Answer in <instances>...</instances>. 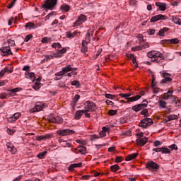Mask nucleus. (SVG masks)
<instances>
[{
    "label": "nucleus",
    "instance_id": "obj_1",
    "mask_svg": "<svg viewBox=\"0 0 181 181\" xmlns=\"http://www.w3.org/2000/svg\"><path fill=\"white\" fill-rule=\"evenodd\" d=\"M84 110L86 111V118H90V115L88 112H95L98 110V107L95 103L87 100L84 103Z\"/></svg>",
    "mask_w": 181,
    "mask_h": 181
},
{
    "label": "nucleus",
    "instance_id": "obj_2",
    "mask_svg": "<svg viewBox=\"0 0 181 181\" xmlns=\"http://www.w3.org/2000/svg\"><path fill=\"white\" fill-rule=\"evenodd\" d=\"M147 57L151 59V62L160 63L163 60V54L158 50H151L147 53Z\"/></svg>",
    "mask_w": 181,
    "mask_h": 181
},
{
    "label": "nucleus",
    "instance_id": "obj_3",
    "mask_svg": "<svg viewBox=\"0 0 181 181\" xmlns=\"http://www.w3.org/2000/svg\"><path fill=\"white\" fill-rule=\"evenodd\" d=\"M136 136L138 138L136 139V144L138 146H145L148 144V138L144 137V132H139L136 134Z\"/></svg>",
    "mask_w": 181,
    "mask_h": 181
},
{
    "label": "nucleus",
    "instance_id": "obj_4",
    "mask_svg": "<svg viewBox=\"0 0 181 181\" xmlns=\"http://www.w3.org/2000/svg\"><path fill=\"white\" fill-rule=\"evenodd\" d=\"M119 95L122 98H124V100H127L126 103H134V101H138V100H140L141 98V95H136V96L131 97V95H132V93H119Z\"/></svg>",
    "mask_w": 181,
    "mask_h": 181
},
{
    "label": "nucleus",
    "instance_id": "obj_5",
    "mask_svg": "<svg viewBox=\"0 0 181 181\" xmlns=\"http://www.w3.org/2000/svg\"><path fill=\"white\" fill-rule=\"evenodd\" d=\"M146 168L151 172H156V170H158V169H159L160 165L159 164L153 162V160H150L146 163Z\"/></svg>",
    "mask_w": 181,
    "mask_h": 181
},
{
    "label": "nucleus",
    "instance_id": "obj_6",
    "mask_svg": "<svg viewBox=\"0 0 181 181\" xmlns=\"http://www.w3.org/2000/svg\"><path fill=\"white\" fill-rule=\"evenodd\" d=\"M152 124H153V120H152V119L144 118L141 120L140 123L139 124V127L143 128V129H145V128H147V127H150V125H152Z\"/></svg>",
    "mask_w": 181,
    "mask_h": 181
},
{
    "label": "nucleus",
    "instance_id": "obj_7",
    "mask_svg": "<svg viewBox=\"0 0 181 181\" xmlns=\"http://www.w3.org/2000/svg\"><path fill=\"white\" fill-rule=\"evenodd\" d=\"M87 21V16L83 14H81L77 20L74 23V27L76 28L77 26H80L81 25H83L84 22Z\"/></svg>",
    "mask_w": 181,
    "mask_h": 181
},
{
    "label": "nucleus",
    "instance_id": "obj_8",
    "mask_svg": "<svg viewBox=\"0 0 181 181\" xmlns=\"http://www.w3.org/2000/svg\"><path fill=\"white\" fill-rule=\"evenodd\" d=\"M57 134L60 136H67L68 135H73L74 134H76V131L66 129L57 131Z\"/></svg>",
    "mask_w": 181,
    "mask_h": 181
},
{
    "label": "nucleus",
    "instance_id": "obj_9",
    "mask_svg": "<svg viewBox=\"0 0 181 181\" xmlns=\"http://www.w3.org/2000/svg\"><path fill=\"white\" fill-rule=\"evenodd\" d=\"M57 4V0H46L45 4L43 5V8L45 9H53Z\"/></svg>",
    "mask_w": 181,
    "mask_h": 181
},
{
    "label": "nucleus",
    "instance_id": "obj_10",
    "mask_svg": "<svg viewBox=\"0 0 181 181\" xmlns=\"http://www.w3.org/2000/svg\"><path fill=\"white\" fill-rule=\"evenodd\" d=\"M69 71H73V68L71 65H68L67 66L63 68L61 71L56 73L55 76L60 77L62 76H64V74L69 73Z\"/></svg>",
    "mask_w": 181,
    "mask_h": 181
},
{
    "label": "nucleus",
    "instance_id": "obj_11",
    "mask_svg": "<svg viewBox=\"0 0 181 181\" xmlns=\"http://www.w3.org/2000/svg\"><path fill=\"white\" fill-rule=\"evenodd\" d=\"M6 145L7 146V149L8 152H11V155H16V152H18V149L16 148V147H15V146L13 145V144H12V142L8 141L6 143Z\"/></svg>",
    "mask_w": 181,
    "mask_h": 181
},
{
    "label": "nucleus",
    "instance_id": "obj_12",
    "mask_svg": "<svg viewBox=\"0 0 181 181\" xmlns=\"http://www.w3.org/2000/svg\"><path fill=\"white\" fill-rule=\"evenodd\" d=\"M166 19H168V17L165 15L158 14L153 16L151 18L150 22H158V21H166Z\"/></svg>",
    "mask_w": 181,
    "mask_h": 181
},
{
    "label": "nucleus",
    "instance_id": "obj_13",
    "mask_svg": "<svg viewBox=\"0 0 181 181\" xmlns=\"http://www.w3.org/2000/svg\"><path fill=\"white\" fill-rule=\"evenodd\" d=\"M0 52H1V56H9L10 54H12V51L11 50V47L9 46L2 47L0 49Z\"/></svg>",
    "mask_w": 181,
    "mask_h": 181
},
{
    "label": "nucleus",
    "instance_id": "obj_14",
    "mask_svg": "<svg viewBox=\"0 0 181 181\" xmlns=\"http://www.w3.org/2000/svg\"><path fill=\"white\" fill-rule=\"evenodd\" d=\"M48 121L49 122H52L53 124H61V122H63V119L59 116L56 117H54V116H49L48 117Z\"/></svg>",
    "mask_w": 181,
    "mask_h": 181
},
{
    "label": "nucleus",
    "instance_id": "obj_15",
    "mask_svg": "<svg viewBox=\"0 0 181 181\" xmlns=\"http://www.w3.org/2000/svg\"><path fill=\"white\" fill-rule=\"evenodd\" d=\"M22 114L21 112H16L13 114V116L8 117V122H15V121H17V119H19L21 118Z\"/></svg>",
    "mask_w": 181,
    "mask_h": 181
},
{
    "label": "nucleus",
    "instance_id": "obj_16",
    "mask_svg": "<svg viewBox=\"0 0 181 181\" xmlns=\"http://www.w3.org/2000/svg\"><path fill=\"white\" fill-rule=\"evenodd\" d=\"M88 43H90L89 39H85V40H83L81 49L82 53H87V52H88V47H87V45H88Z\"/></svg>",
    "mask_w": 181,
    "mask_h": 181
},
{
    "label": "nucleus",
    "instance_id": "obj_17",
    "mask_svg": "<svg viewBox=\"0 0 181 181\" xmlns=\"http://www.w3.org/2000/svg\"><path fill=\"white\" fill-rule=\"evenodd\" d=\"M53 136V134H47L42 136H37L36 141H46V139H51Z\"/></svg>",
    "mask_w": 181,
    "mask_h": 181
},
{
    "label": "nucleus",
    "instance_id": "obj_18",
    "mask_svg": "<svg viewBox=\"0 0 181 181\" xmlns=\"http://www.w3.org/2000/svg\"><path fill=\"white\" fill-rule=\"evenodd\" d=\"M86 151H87V148L84 146H78L74 148L73 152H75V153H81V155H84V153H86Z\"/></svg>",
    "mask_w": 181,
    "mask_h": 181
},
{
    "label": "nucleus",
    "instance_id": "obj_19",
    "mask_svg": "<svg viewBox=\"0 0 181 181\" xmlns=\"http://www.w3.org/2000/svg\"><path fill=\"white\" fill-rule=\"evenodd\" d=\"M25 77L28 80H31V81H35V78H36V76H35V73L30 72V71H25Z\"/></svg>",
    "mask_w": 181,
    "mask_h": 181
},
{
    "label": "nucleus",
    "instance_id": "obj_20",
    "mask_svg": "<svg viewBox=\"0 0 181 181\" xmlns=\"http://www.w3.org/2000/svg\"><path fill=\"white\" fill-rule=\"evenodd\" d=\"M82 165H83V163H81V162H80L78 163L71 164L69 166L68 170H69V172H73L74 170V169H76V168H81Z\"/></svg>",
    "mask_w": 181,
    "mask_h": 181
},
{
    "label": "nucleus",
    "instance_id": "obj_21",
    "mask_svg": "<svg viewBox=\"0 0 181 181\" xmlns=\"http://www.w3.org/2000/svg\"><path fill=\"white\" fill-rule=\"evenodd\" d=\"M59 144H60L61 146L64 148H70L71 147V144L67 142V141H64L62 139L58 140Z\"/></svg>",
    "mask_w": 181,
    "mask_h": 181
},
{
    "label": "nucleus",
    "instance_id": "obj_22",
    "mask_svg": "<svg viewBox=\"0 0 181 181\" xmlns=\"http://www.w3.org/2000/svg\"><path fill=\"white\" fill-rule=\"evenodd\" d=\"M83 114H85V117H86V112L84 110H77L75 113V119H80L81 118V116L83 115Z\"/></svg>",
    "mask_w": 181,
    "mask_h": 181
},
{
    "label": "nucleus",
    "instance_id": "obj_23",
    "mask_svg": "<svg viewBox=\"0 0 181 181\" xmlns=\"http://www.w3.org/2000/svg\"><path fill=\"white\" fill-rule=\"evenodd\" d=\"M43 107H45V104L39 103L33 107L32 111L33 112H37L39 111H42L43 110Z\"/></svg>",
    "mask_w": 181,
    "mask_h": 181
},
{
    "label": "nucleus",
    "instance_id": "obj_24",
    "mask_svg": "<svg viewBox=\"0 0 181 181\" xmlns=\"http://www.w3.org/2000/svg\"><path fill=\"white\" fill-rule=\"evenodd\" d=\"M177 118L178 116L177 115H170L164 119V121L165 122H169V121H173L174 119H177Z\"/></svg>",
    "mask_w": 181,
    "mask_h": 181
},
{
    "label": "nucleus",
    "instance_id": "obj_25",
    "mask_svg": "<svg viewBox=\"0 0 181 181\" xmlns=\"http://www.w3.org/2000/svg\"><path fill=\"white\" fill-rule=\"evenodd\" d=\"M173 95V90L168 91L164 93L163 95H162L161 98L162 100H169V98H170V97H172Z\"/></svg>",
    "mask_w": 181,
    "mask_h": 181
},
{
    "label": "nucleus",
    "instance_id": "obj_26",
    "mask_svg": "<svg viewBox=\"0 0 181 181\" xmlns=\"http://www.w3.org/2000/svg\"><path fill=\"white\" fill-rule=\"evenodd\" d=\"M152 88H153V93L154 94H158V93H160V88H157L155 85V78H153L152 79Z\"/></svg>",
    "mask_w": 181,
    "mask_h": 181
},
{
    "label": "nucleus",
    "instance_id": "obj_27",
    "mask_svg": "<svg viewBox=\"0 0 181 181\" xmlns=\"http://www.w3.org/2000/svg\"><path fill=\"white\" fill-rule=\"evenodd\" d=\"M25 29H28V30H32V29H35L36 25L34 23L28 22L25 25Z\"/></svg>",
    "mask_w": 181,
    "mask_h": 181
},
{
    "label": "nucleus",
    "instance_id": "obj_28",
    "mask_svg": "<svg viewBox=\"0 0 181 181\" xmlns=\"http://www.w3.org/2000/svg\"><path fill=\"white\" fill-rule=\"evenodd\" d=\"M78 33L76 30L74 33H71L70 31H68L66 33V37L69 39H73L75 36L77 35Z\"/></svg>",
    "mask_w": 181,
    "mask_h": 181
},
{
    "label": "nucleus",
    "instance_id": "obj_29",
    "mask_svg": "<svg viewBox=\"0 0 181 181\" xmlns=\"http://www.w3.org/2000/svg\"><path fill=\"white\" fill-rule=\"evenodd\" d=\"M156 6L160 9V11H166V4L160 2H156Z\"/></svg>",
    "mask_w": 181,
    "mask_h": 181
},
{
    "label": "nucleus",
    "instance_id": "obj_30",
    "mask_svg": "<svg viewBox=\"0 0 181 181\" xmlns=\"http://www.w3.org/2000/svg\"><path fill=\"white\" fill-rule=\"evenodd\" d=\"M103 130L100 132V138H104V136H105L107 135L106 132H107V131H109V128H107L106 127H103Z\"/></svg>",
    "mask_w": 181,
    "mask_h": 181
},
{
    "label": "nucleus",
    "instance_id": "obj_31",
    "mask_svg": "<svg viewBox=\"0 0 181 181\" xmlns=\"http://www.w3.org/2000/svg\"><path fill=\"white\" fill-rule=\"evenodd\" d=\"M136 156H138V153H136L129 154L128 156L126 157V160L127 161L132 160L133 159H135Z\"/></svg>",
    "mask_w": 181,
    "mask_h": 181
},
{
    "label": "nucleus",
    "instance_id": "obj_32",
    "mask_svg": "<svg viewBox=\"0 0 181 181\" xmlns=\"http://www.w3.org/2000/svg\"><path fill=\"white\" fill-rule=\"evenodd\" d=\"M144 103H141L139 104V108L141 111V110H145V108H146V107H148V101L146 100H144Z\"/></svg>",
    "mask_w": 181,
    "mask_h": 181
},
{
    "label": "nucleus",
    "instance_id": "obj_33",
    "mask_svg": "<svg viewBox=\"0 0 181 181\" xmlns=\"http://www.w3.org/2000/svg\"><path fill=\"white\" fill-rule=\"evenodd\" d=\"M93 33H94V31L93 30H88L86 36V39H88L90 42L91 40V37L93 36Z\"/></svg>",
    "mask_w": 181,
    "mask_h": 181
},
{
    "label": "nucleus",
    "instance_id": "obj_34",
    "mask_svg": "<svg viewBox=\"0 0 181 181\" xmlns=\"http://www.w3.org/2000/svg\"><path fill=\"white\" fill-rule=\"evenodd\" d=\"M169 30V28H163V29H160L158 32L159 36H165V32H168Z\"/></svg>",
    "mask_w": 181,
    "mask_h": 181
},
{
    "label": "nucleus",
    "instance_id": "obj_35",
    "mask_svg": "<svg viewBox=\"0 0 181 181\" xmlns=\"http://www.w3.org/2000/svg\"><path fill=\"white\" fill-rule=\"evenodd\" d=\"M61 9H62V11H64V12H69V11H70V6H69L67 4H63L61 6Z\"/></svg>",
    "mask_w": 181,
    "mask_h": 181
},
{
    "label": "nucleus",
    "instance_id": "obj_36",
    "mask_svg": "<svg viewBox=\"0 0 181 181\" xmlns=\"http://www.w3.org/2000/svg\"><path fill=\"white\" fill-rule=\"evenodd\" d=\"M52 47H53V49H62V44H60L59 42H54L52 45Z\"/></svg>",
    "mask_w": 181,
    "mask_h": 181
},
{
    "label": "nucleus",
    "instance_id": "obj_37",
    "mask_svg": "<svg viewBox=\"0 0 181 181\" xmlns=\"http://www.w3.org/2000/svg\"><path fill=\"white\" fill-rule=\"evenodd\" d=\"M173 21L174 22V23H176V25H181V19L178 17H173Z\"/></svg>",
    "mask_w": 181,
    "mask_h": 181
},
{
    "label": "nucleus",
    "instance_id": "obj_38",
    "mask_svg": "<svg viewBox=\"0 0 181 181\" xmlns=\"http://www.w3.org/2000/svg\"><path fill=\"white\" fill-rule=\"evenodd\" d=\"M110 170L112 172H117V170H119V166H118V165L115 164L110 167Z\"/></svg>",
    "mask_w": 181,
    "mask_h": 181
},
{
    "label": "nucleus",
    "instance_id": "obj_39",
    "mask_svg": "<svg viewBox=\"0 0 181 181\" xmlns=\"http://www.w3.org/2000/svg\"><path fill=\"white\" fill-rule=\"evenodd\" d=\"M168 43H172L173 45H177L179 43V40L177 38H174L168 40Z\"/></svg>",
    "mask_w": 181,
    "mask_h": 181
},
{
    "label": "nucleus",
    "instance_id": "obj_40",
    "mask_svg": "<svg viewBox=\"0 0 181 181\" xmlns=\"http://www.w3.org/2000/svg\"><path fill=\"white\" fill-rule=\"evenodd\" d=\"M130 56L132 59L133 66L136 68L138 67V63H136V59L134 57V54H131Z\"/></svg>",
    "mask_w": 181,
    "mask_h": 181
},
{
    "label": "nucleus",
    "instance_id": "obj_41",
    "mask_svg": "<svg viewBox=\"0 0 181 181\" xmlns=\"http://www.w3.org/2000/svg\"><path fill=\"white\" fill-rule=\"evenodd\" d=\"M46 153H47V151H43V152L38 153L37 156V158H39V159H43V158H45V156L46 155Z\"/></svg>",
    "mask_w": 181,
    "mask_h": 181
},
{
    "label": "nucleus",
    "instance_id": "obj_42",
    "mask_svg": "<svg viewBox=\"0 0 181 181\" xmlns=\"http://www.w3.org/2000/svg\"><path fill=\"white\" fill-rule=\"evenodd\" d=\"M161 153H170V151L166 147H161Z\"/></svg>",
    "mask_w": 181,
    "mask_h": 181
},
{
    "label": "nucleus",
    "instance_id": "obj_43",
    "mask_svg": "<svg viewBox=\"0 0 181 181\" xmlns=\"http://www.w3.org/2000/svg\"><path fill=\"white\" fill-rule=\"evenodd\" d=\"M33 88L35 90H39V88H40V82H35V85L33 86Z\"/></svg>",
    "mask_w": 181,
    "mask_h": 181
},
{
    "label": "nucleus",
    "instance_id": "obj_44",
    "mask_svg": "<svg viewBox=\"0 0 181 181\" xmlns=\"http://www.w3.org/2000/svg\"><path fill=\"white\" fill-rule=\"evenodd\" d=\"M158 104L161 108H165L166 107V102L163 100L158 101Z\"/></svg>",
    "mask_w": 181,
    "mask_h": 181
},
{
    "label": "nucleus",
    "instance_id": "obj_45",
    "mask_svg": "<svg viewBox=\"0 0 181 181\" xmlns=\"http://www.w3.org/2000/svg\"><path fill=\"white\" fill-rule=\"evenodd\" d=\"M142 45H139V46H136V47H133L132 48V50H133V52H136L138 50H142Z\"/></svg>",
    "mask_w": 181,
    "mask_h": 181
},
{
    "label": "nucleus",
    "instance_id": "obj_46",
    "mask_svg": "<svg viewBox=\"0 0 181 181\" xmlns=\"http://www.w3.org/2000/svg\"><path fill=\"white\" fill-rule=\"evenodd\" d=\"M51 38L47 37H45L42 39L41 42L42 43H49V42H50Z\"/></svg>",
    "mask_w": 181,
    "mask_h": 181
},
{
    "label": "nucleus",
    "instance_id": "obj_47",
    "mask_svg": "<svg viewBox=\"0 0 181 181\" xmlns=\"http://www.w3.org/2000/svg\"><path fill=\"white\" fill-rule=\"evenodd\" d=\"M22 90V88H16L13 89L8 90L11 93H18V91H21Z\"/></svg>",
    "mask_w": 181,
    "mask_h": 181
},
{
    "label": "nucleus",
    "instance_id": "obj_48",
    "mask_svg": "<svg viewBox=\"0 0 181 181\" xmlns=\"http://www.w3.org/2000/svg\"><path fill=\"white\" fill-rule=\"evenodd\" d=\"M16 3V0H13L11 4H9L8 6H7V8L8 9H11L12 8H13V6L15 5V4Z\"/></svg>",
    "mask_w": 181,
    "mask_h": 181
},
{
    "label": "nucleus",
    "instance_id": "obj_49",
    "mask_svg": "<svg viewBox=\"0 0 181 181\" xmlns=\"http://www.w3.org/2000/svg\"><path fill=\"white\" fill-rule=\"evenodd\" d=\"M61 56L62 57L63 54L67 52V49L66 47L62 48L61 50H58Z\"/></svg>",
    "mask_w": 181,
    "mask_h": 181
},
{
    "label": "nucleus",
    "instance_id": "obj_50",
    "mask_svg": "<svg viewBox=\"0 0 181 181\" xmlns=\"http://www.w3.org/2000/svg\"><path fill=\"white\" fill-rule=\"evenodd\" d=\"M78 100H80V95H75V96H74V100H73V101H74V106L76 105V103H77V101H78Z\"/></svg>",
    "mask_w": 181,
    "mask_h": 181
},
{
    "label": "nucleus",
    "instance_id": "obj_51",
    "mask_svg": "<svg viewBox=\"0 0 181 181\" xmlns=\"http://www.w3.org/2000/svg\"><path fill=\"white\" fill-rule=\"evenodd\" d=\"M6 71H8L7 68H5L4 69L0 71V78L1 77H4V76H5V74L6 73Z\"/></svg>",
    "mask_w": 181,
    "mask_h": 181
},
{
    "label": "nucleus",
    "instance_id": "obj_52",
    "mask_svg": "<svg viewBox=\"0 0 181 181\" xmlns=\"http://www.w3.org/2000/svg\"><path fill=\"white\" fill-rule=\"evenodd\" d=\"M161 81L162 83H170V81H172V78H170V76L168 78H165Z\"/></svg>",
    "mask_w": 181,
    "mask_h": 181
},
{
    "label": "nucleus",
    "instance_id": "obj_53",
    "mask_svg": "<svg viewBox=\"0 0 181 181\" xmlns=\"http://www.w3.org/2000/svg\"><path fill=\"white\" fill-rule=\"evenodd\" d=\"M32 37H33V35H32V34L28 35L25 37L24 41L25 42H29V40H30V39H32Z\"/></svg>",
    "mask_w": 181,
    "mask_h": 181
},
{
    "label": "nucleus",
    "instance_id": "obj_54",
    "mask_svg": "<svg viewBox=\"0 0 181 181\" xmlns=\"http://www.w3.org/2000/svg\"><path fill=\"white\" fill-rule=\"evenodd\" d=\"M132 109L133 110V111H135L136 112H138V111H140L139 105H136L133 106L132 107Z\"/></svg>",
    "mask_w": 181,
    "mask_h": 181
},
{
    "label": "nucleus",
    "instance_id": "obj_55",
    "mask_svg": "<svg viewBox=\"0 0 181 181\" xmlns=\"http://www.w3.org/2000/svg\"><path fill=\"white\" fill-rule=\"evenodd\" d=\"M122 160H124V158H122V156L116 157V163H119V162H122Z\"/></svg>",
    "mask_w": 181,
    "mask_h": 181
},
{
    "label": "nucleus",
    "instance_id": "obj_56",
    "mask_svg": "<svg viewBox=\"0 0 181 181\" xmlns=\"http://www.w3.org/2000/svg\"><path fill=\"white\" fill-rule=\"evenodd\" d=\"M140 46L142 47V50H144V49H148V47H149V43L144 42V44L141 45Z\"/></svg>",
    "mask_w": 181,
    "mask_h": 181
},
{
    "label": "nucleus",
    "instance_id": "obj_57",
    "mask_svg": "<svg viewBox=\"0 0 181 181\" xmlns=\"http://www.w3.org/2000/svg\"><path fill=\"white\" fill-rule=\"evenodd\" d=\"M71 86H76V87H80V82L78 81H73L71 82Z\"/></svg>",
    "mask_w": 181,
    "mask_h": 181
},
{
    "label": "nucleus",
    "instance_id": "obj_58",
    "mask_svg": "<svg viewBox=\"0 0 181 181\" xmlns=\"http://www.w3.org/2000/svg\"><path fill=\"white\" fill-rule=\"evenodd\" d=\"M53 57L56 58V59H59L60 57H62V54H59V52L57 51V53L54 54V55H52Z\"/></svg>",
    "mask_w": 181,
    "mask_h": 181
},
{
    "label": "nucleus",
    "instance_id": "obj_59",
    "mask_svg": "<svg viewBox=\"0 0 181 181\" xmlns=\"http://www.w3.org/2000/svg\"><path fill=\"white\" fill-rule=\"evenodd\" d=\"M172 151H177V146L176 144H172L171 146H169Z\"/></svg>",
    "mask_w": 181,
    "mask_h": 181
},
{
    "label": "nucleus",
    "instance_id": "obj_60",
    "mask_svg": "<svg viewBox=\"0 0 181 181\" xmlns=\"http://www.w3.org/2000/svg\"><path fill=\"white\" fill-rule=\"evenodd\" d=\"M170 5H172V6H179V1H173L170 3Z\"/></svg>",
    "mask_w": 181,
    "mask_h": 181
},
{
    "label": "nucleus",
    "instance_id": "obj_61",
    "mask_svg": "<svg viewBox=\"0 0 181 181\" xmlns=\"http://www.w3.org/2000/svg\"><path fill=\"white\" fill-rule=\"evenodd\" d=\"M141 114V115H148V109H143Z\"/></svg>",
    "mask_w": 181,
    "mask_h": 181
},
{
    "label": "nucleus",
    "instance_id": "obj_62",
    "mask_svg": "<svg viewBox=\"0 0 181 181\" xmlns=\"http://www.w3.org/2000/svg\"><path fill=\"white\" fill-rule=\"evenodd\" d=\"M45 60H47H47L54 59L53 55H45Z\"/></svg>",
    "mask_w": 181,
    "mask_h": 181
},
{
    "label": "nucleus",
    "instance_id": "obj_63",
    "mask_svg": "<svg viewBox=\"0 0 181 181\" xmlns=\"http://www.w3.org/2000/svg\"><path fill=\"white\" fill-rule=\"evenodd\" d=\"M108 113L109 115H115V114H117V110H109Z\"/></svg>",
    "mask_w": 181,
    "mask_h": 181
},
{
    "label": "nucleus",
    "instance_id": "obj_64",
    "mask_svg": "<svg viewBox=\"0 0 181 181\" xmlns=\"http://www.w3.org/2000/svg\"><path fill=\"white\" fill-rule=\"evenodd\" d=\"M6 95H7V94L5 93L0 94V99L4 100V99L6 98Z\"/></svg>",
    "mask_w": 181,
    "mask_h": 181
}]
</instances>
